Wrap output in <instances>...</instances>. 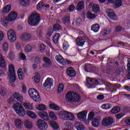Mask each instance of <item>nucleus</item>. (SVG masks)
I'll use <instances>...</instances> for the list:
<instances>
[{"instance_id": "f257e3e1", "label": "nucleus", "mask_w": 130, "mask_h": 130, "mask_svg": "<svg viewBox=\"0 0 130 130\" xmlns=\"http://www.w3.org/2000/svg\"><path fill=\"white\" fill-rule=\"evenodd\" d=\"M58 116L62 120H70L71 121L75 120L74 114L67 111H60L58 114Z\"/></svg>"}, {"instance_id": "f03ea898", "label": "nucleus", "mask_w": 130, "mask_h": 130, "mask_svg": "<svg viewBox=\"0 0 130 130\" xmlns=\"http://www.w3.org/2000/svg\"><path fill=\"white\" fill-rule=\"evenodd\" d=\"M13 109L15 112L21 117H24L26 115V111L24 107L19 103H15L13 105Z\"/></svg>"}, {"instance_id": "7ed1b4c3", "label": "nucleus", "mask_w": 130, "mask_h": 130, "mask_svg": "<svg viewBox=\"0 0 130 130\" xmlns=\"http://www.w3.org/2000/svg\"><path fill=\"white\" fill-rule=\"evenodd\" d=\"M28 23L31 26H36L40 23V16L38 13H32L28 18Z\"/></svg>"}, {"instance_id": "20e7f679", "label": "nucleus", "mask_w": 130, "mask_h": 130, "mask_svg": "<svg viewBox=\"0 0 130 130\" xmlns=\"http://www.w3.org/2000/svg\"><path fill=\"white\" fill-rule=\"evenodd\" d=\"M8 73V79L10 83H14L16 80V73L15 72V67L13 64H9Z\"/></svg>"}, {"instance_id": "39448f33", "label": "nucleus", "mask_w": 130, "mask_h": 130, "mask_svg": "<svg viewBox=\"0 0 130 130\" xmlns=\"http://www.w3.org/2000/svg\"><path fill=\"white\" fill-rule=\"evenodd\" d=\"M28 94L30 98L36 102H39L41 100L39 93L34 88H30L28 90Z\"/></svg>"}, {"instance_id": "423d86ee", "label": "nucleus", "mask_w": 130, "mask_h": 130, "mask_svg": "<svg viewBox=\"0 0 130 130\" xmlns=\"http://www.w3.org/2000/svg\"><path fill=\"white\" fill-rule=\"evenodd\" d=\"M7 37L10 42H15L17 40V34L16 31L13 29H10L7 31Z\"/></svg>"}, {"instance_id": "0eeeda50", "label": "nucleus", "mask_w": 130, "mask_h": 130, "mask_svg": "<svg viewBox=\"0 0 130 130\" xmlns=\"http://www.w3.org/2000/svg\"><path fill=\"white\" fill-rule=\"evenodd\" d=\"M37 126L40 130H46L48 128L47 123L42 119H39L37 120Z\"/></svg>"}, {"instance_id": "6e6552de", "label": "nucleus", "mask_w": 130, "mask_h": 130, "mask_svg": "<svg viewBox=\"0 0 130 130\" xmlns=\"http://www.w3.org/2000/svg\"><path fill=\"white\" fill-rule=\"evenodd\" d=\"M55 59L58 61V62H59V63H61L63 66H66V64H71L72 63V61L68 60H64L62 58V56H60V55H57L55 56Z\"/></svg>"}, {"instance_id": "1a4fd4ad", "label": "nucleus", "mask_w": 130, "mask_h": 130, "mask_svg": "<svg viewBox=\"0 0 130 130\" xmlns=\"http://www.w3.org/2000/svg\"><path fill=\"white\" fill-rule=\"evenodd\" d=\"M107 13L108 16L111 19V20H114V21H117L118 20V17L117 15H115L113 10L109 9L107 11Z\"/></svg>"}, {"instance_id": "9d476101", "label": "nucleus", "mask_w": 130, "mask_h": 130, "mask_svg": "<svg viewBox=\"0 0 130 130\" xmlns=\"http://www.w3.org/2000/svg\"><path fill=\"white\" fill-rule=\"evenodd\" d=\"M77 45L83 47L85 43L86 42V37H78L76 40Z\"/></svg>"}, {"instance_id": "9b49d317", "label": "nucleus", "mask_w": 130, "mask_h": 130, "mask_svg": "<svg viewBox=\"0 0 130 130\" xmlns=\"http://www.w3.org/2000/svg\"><path fill=\"white\" fill-rule=\"evenodd\" d=\"M114 122L113 118L111 117H106L103 119L102 123L105 126H108Z\"/></svg>"}, {"instance_id": "f8f14e48", "label": "nucleus", "mask_w": 130, "mask_h": 130, "mask_svg": "<svg viewBox=\"0 0 130 130\" xmlns=\"http://www.w3.org/2000/svg\"><path fill=\"white\" fill-rule=\"evenodd\" d=\"M88 114V111L84 110L80 112L77 114V117L80 120L84 121L87 118V114Z\"/></svg>"}, {"instance_id": "ddd939ff", "label": "nucleus", "mask_w": 130, "mask_h": 130, "mask_svg": "<svg viewBox=\"0 0 130 130\" xmlns=\"http://www.w3.org/2000/svg\"><path fill=\"white\" fill-rule=\"evenodd\" d=\"M17 17H18V13L15 11H12L8 15L7 21L9 22L14 21V20L17 19Z\"/></svg>"}, {"instance_id": "4468645a", "label": "nucleus", "mask_w": 130, "mask_h": 130, "mask_svg": "<svg viewBox=\"0 0 130 130\" xmlns=\"http://www.w3.org/2000/svg\"><path fill=\"white\" fill-rule=\"evenodd\" d=\"M75 92L70 91L68 92L66 94V100L70 102V103H73V100L74 99V96L75 95Z\"/></svg>"}, {"instance_id": "2eb2a0df", "label": "nucleus", "mask_w": 130, "mask_h": 130, "mask_svg": "<svg viewBox=\"0 0 130 130\" xmlns=\"http://www.w3.org/2000/svg\"><path fill=\"white\" fill-rule=\"evenodd\" d=\"M105 84L108 91H110V92H116V85L112 84L109 82H106Z\"/></svg>"}, {"instance_id": "dca6fc26", "label": "nucleus", "mask_w": 130, "mask_h": 130, "mask_svg": "<svg viewBox=\"0 0 130 130\" xmlns=\"http://www.w3.org/2000/svg\"><path fill=\"white\" fill-rule=\"evenodd\" d=\"M23 121L20 119H16L14 120V125L18 129H22L23 128Z\"/></svg>"}, {"instance_id": "f3484780", "label": "nucleus", "mask_w": 130, "mask_h": 130, "mask_svg": "<svg viewBox=\"0 0 130 130\" xmlns=\"http://www.w3.org/2000/svg\"><path fill=\"white\" fill-rule=\"evenodd\" d=\"M53 83V80L49 77L47 78L45 80V83L43 84L45 88H51L52 84Z\"/></svg>"}, {"instance_id": "a211bd4d", "label": "nucleus", "mask_w": 130, "mask_h": 130, "mask_svg": "<svg viewBox=\"0 0 130 130\" xmlns=\"http://www.w3.org/2000/svg\"><path fill=\"white\" fill-rule=\"evenodd\" d=\"M20 38L21 40H23V41H28V40H31L32 35L29 33H24L21 35Z\"/></svg>"}, {"instance_id": "6ab92c4d", "label": "nucleus", "mask_w": 130, "mask_h": 130, "mask_svg": "<svg viewBox=\"0 0 130 130\" xmlns=\"http://www.w3.org/2000/svg\"><path fill=\"white\" fill-rule=\"evenodd\" d=\"M100 121H101V117H96L94 118L92 121V125L94 127H98L99 124H100Z\"/></svg>"}, {"instance_id": "aec40b11", "label": "nucleus", "mask_w": 130, "mask_h": 130, "mask_svg": "<svg viewBox=\"0 0 130 130\" xmlns=\"http://www.w3.org/2000/svg\"><path fill=\"white\" fill-rule=\"evenodd\" d=\"M13 97L17 100V101H19V102H23L24 101V98L23 97V95H22L21 94L18 92H15L13 93Z\"/></svg>"}, {"instance_id": "412c9836", "label": "nucleus", "mask_w": 130, "mask_h": 130, "mask_svg": "<svg viewBox=\"0 0 130 130\" xmlns=\"http://www.w3.org/2000/svg\"><path fill=\"white\" fill-rule=\"evenodd\" d=\"M39 115L41 118L44 119V120H49V116H48V114L46 112H39Z\"/></svg>"}, {"instance_id": "4be33fe9", "label": "nucleus", "mask_w": 130, "mask_h": 130, "mask_svg": "<svg viewBox=\"0 0 130 130\" xmlns=\"http://www.w3.org/2000/svg\"><path fill=\"white\" fill-rule=\"evenodd\" d=\"M67 73L69 77H75L76 76V71L72 67L68 68L67 70Z\"/></svg>"}, {"instance_id": "5701e85b", "label": "nucleus", "mask_w": 130, "mask_h": 130, "mask_svg": "<svg viewBox=\"0 0 130 130\" xmlns=\"http://www.w3.org/2000/svg\"><path fill=\"white\" fill-rule=\"evenodd\" d=\"M24 125L27 129L33 128V122L30 120H25L24 121Z\"/></svg>"}, {"instance_id": "b1692460", "label": "nucleus", "mask_w": 130, "mask_h": 130, "mask_svg": "<svg viewBox=\"0 0 130 130\" xmlns=\"http://www.w3.org/2000/svg\"><path fill=\"white\" fill-rule=\"evenodd\" d=\"M44 61L45 63L43 64V67H45V68H49V67H50V65L51 64V60L50 59L45 57H44Z\"/></svg>"}, {"instance_id": "393cba45", "label": "nucleus", "mask_w": 130, "mask_h": 130, "mask_svg": "<svg viewBox=\"0 0 130 130\" xmlns=\"http://www.w3.org/2000/svg\"><path fill=\"white\" fill-rule=\"evenodd\" d=\"M114 5L113 6L114 9H118V8H120V7L122 6V1H121V0H116L114 1Z\"/></svg>"}, {"instance_id": "a878e982", "label": "nucleus", "mask_w": 130, "mask_h": 130, "mask_svg": "<svg viewBox=\"0 0 130 130\" xmlns=\"http://www.w3.org/2000/svg\"><path fill=\"white\" fill-rule=\"evenodd\" d=\"M81 101V97L78 93L75 92L73 99L72 100V103H77V102H80Z\"/></svg>"}, {"instance_id": "bb28decb", "label": "nucleus", "mask_w": 130, "mask_h": 130, "mask_svg": "<svg viewBox=\"0 0 130 130\" xmlns=\"http://www.w3.org/2000/svg\"><path fill=\"white\" fill-rule=\"evenodd\" d=\"M19 4L22 7H28L30 6V0H19Z\"/></svg>"}, {"instance_id": "cd10ccee", "label": "nucleus", "mask_w": 130, "mask_h": 130, "mask_svg": "<svg viewBox=\"0 0 130 130\" xmlns=\"http://www.w3.org/2000/svg\"><path fill=\"white\" fill-rule=\"evenodd\" d=\"M75 128L77 130H84L85 129V126L82 124V123H80L77 122L75 123Z\"/></svg>"}, {"instance_id": "c85d7f7f", "label": "nucleus", "mask_w": 130, "mask_h": 130, "mask_svg": "<svg viewBox=\"0 0 130 130\" xmlns=\"http://www.w3.org/2000/svg\"><path fill=\"white\" fill-rule=\"evenodd\" d=\"M23 106L25 109H29V110H33V103L28 102L24 103Z\"/></svg>"}, {"instance_id": "c756f323", "label": "nucleus", "mask_w": 130, "mask_h": 130, "mask_svg": "<svg viewBox=\"0 0 130 130\" xmlns=\"http://www.w3.org/2000/svg\"><path fill=\"white\" fill-rule=\"evenodd\" d=\"M91 29L92 31H93V32L96 33L100 29V25L97 23L94 24L91 26Z\"/></svg>"}, {"instance_id": "7c9ffc66", "label": "nucleus", "mask_w": 130, "mask_h": 130, "mask_svg": "<svg viewBox=\"0 0 130 130\" xmlns=\"http://www.w3.org/2000/svg\"><path fill=\"white\" fill-rule=\"evenodd\" d=\"M62 23L65 25H70L71 23V17L69 16L64 17L62 19Z\"/></svg>"}, {"instance_id": "2f4dec72", "label": "nucleus", "mask_w": 130, "mask_h": 130, "mask_svg": "<svg viewBox=\"0 0 130 130\" xmlns=\"http://www.w3.org/2000/svg\"><path fill=\"white\" fill-rule=\"evenodd\" d=\"M49 124L54 128V129H58L59 128V126L58 124L54 121H51L49 122Z\"/></svg>"}, {"instance_id": "473e14b6", "label": "nucleus", "mask_w": 130, "mask_h": 130, "mask_svg": "<svg viewBox=\"0 0 130 130\" xmlns=\"http://www.w3.org/2000/svg\"><path fill=\"white\" fill-rule=\"evenodd\" d=\"M36 109L41 111H44L47 109V107L45 105L40 104L36 106Z\"/></svg>"}, {"instance_id": "72a5a7b5", "label": "nucleus", "mask_w": 130, "mask_h": 130, "mask_svg": "<svg viewBox=\"0 0 130 130\" xmlns=\"http://www.w3.org/2000/svg\"><path fill=\"white\" fill-rule=\"evenodd\" d=\"M85 7V3H84V2L81 1L79 2L77 4V11H81V10H83Z\"/></svg>"}, {"instance_id": "f704fd0d", "label": "nucleus", "mask_w": 130, "mask_h": 130, "mask_svg": "<svg viewBox=\"0 0 130 130\" xmlns=\"http://www.w3.org/2000/svg\"><path fill=\"white\" fill-rule=\"evenodd\" d=\"M11 10H12V7L10 6V5H7L3 9L2 13H3V14H8V13H9Z\"/></svg>"}, {"instance_id": "c9c22d12", "label": "nucleus", "mask_w": 130, "mask_h": 130, "mask_svg": "<svg viewBox=\"0 0 130 130\" xmlns=\"http://www.w3.org/2000/svg\"><path fill=\"white\" fill-rule=\"evenodd\" d=\"M26 114L28 116L30 117L31 118L35 119L37 118V115L35 114L34 112L30 111H27Z\"/></svg>"}, {"instance_id": "e433bc0d", "label": "nucleus", "mask_w": 130, "mask_h": 130, "mask_svg": "<svg viewBox=\"0 0 130 130\" xmlns=\"http://www.w3.org/2000/svg\"><path fill=\"white\" fill-rule=\"evenodd\" d=\"M7 65H6V62H5V59L3 55L0 54V68H6Z\"/></svg>"}, {"instance_id": "4c0bfd02", "label": "nucleus", "mask_w": 130, "mask_h": 130, "mask_svg": "<svg viewBox=\"0 0 130 130\" xmlns=\"http://www.w3.org/2000/svg\"><path fill=\"white\" fill-rule=\"evenodd\" d=\"M2 49L5 52H8L9 50V43L7 42H4L2 45Z\"/></svg>"}, {"instance_id": "58836bf2", "label": "nucleus", "mask_w": 130, "mask_h": 130, "mask_svg": "<svg viewBox=\"0 0 130 130\" xmlns=\"http://www.w3.org/2000/svg\"><path fill=\"white\" fill-rule=\"evenodd\" d=\"M119 111H120V108L119 107H114L111 110V112L112 114L118 113Z\"/></svg>"}, {"instance_id": "ea45409f", "label": "nucleus", "mask_w": 130, "mask_h": 130, "mask_svg": "<svg viewBox=\"0 0 130 130\" xmlns=\"http://www.w3.org/2000/svg\"><path fill=\"white\" fill-rule=\"evenodd\" d=\"M34 80L35 83H39L40 81V74H39V73H35L34 76Z\"/></svg>"}, {"instance_id": "a19ab883", "label": "nucleus", "mask_w": 130, "mask_h": 130, "mask_svg": "<svg viewBox=\"0 0 130 130\" xmlns=\"http://www.w3.org/2000/svg\"><path fill=\"white\" fill-rule=\"evenodd\" d=\"M59 37H60V35H59L58 33H56L53 38V41L55 44H57L58 42V39H59Z\"/></svg>"}, {"instance_id": "79ce46f5", "label": "nucleus", "mask_w": 130, "mask_h": 130, "mask_svg": "<svg viewBox=\"0 0 130 130\" xmlns=\"http://www.w3.org/2000/svg\"><path fill=\"white\" fill-rule=\"evenodd\" d=\"M112 107V106L110 104H105L101 106V108L107 110V109H110Z\"/></svg>"}, {"instance_id": "37998d69", "label": "nucleus", "mask_w": 130, "mask_h": 130, "mask_svg": "<svg viewBox=\"0 0 130 130\" xmlns=\"http://www.w3.org/2000/svg\"><path fill=\"white\" fill-rule=\"evenodd\" d=\"M49 107L53 110H59V107L55 104H50Z\"/></svg>"}, {"instance_id": "c03bdc74", "label": "nucleus", "mask_w": 130, "mask_h": 130, "mask_svg": "<svg viewBox=\"0 0 130 130\" xmlns=\"http://www.w3.org/2000/svg\"><path fill=\"white\" fill-rule=\"evenodd\" d=\"M63 89H64V85H63V84L59 83L57 89L58 93H62V92L63 91Z\"/></svg>"}, {"instance_id": "a18cd8bd", "label": "nucleus", "mask_w": 130, "mask_h": 130, "mask_svg": "<svg viewBox=\"0 0 130 130\" xmlns=\"http://www.w3.org/2000/svg\"><path fill=\"white\" fill-rule=\"evenodd\" d=\"M49 115L50 118L53 120H57V116L55 115V114L53 112H50L49 113Z\"/></svg>"}, {"instance_id": "49530a36", "label": "nucleus", "mask_w": 130, "mask_h": 130, "mask_svg": "<svg viewBox=\"0 0 130 130\" xmlns=\"http://www.w3.org/2000/svg\"><path fill=\"white\" fill-rule=\"evenodd\" d=\"M100 11V8L99 7V6L98 5H93L92 7V12L94 13H99V11Z\"/></svg>"}, {"instance_id": "de8ad7c7", "label": "nucleus", "mask_w": 130, "mask_h": 130, "mask_svg": "<svg viewBox=\"0 0 130 130\" xmlns=\"http://www.w3.org/2000/svg\"><path fill=\"white\" fill-rule=\"evenodd\" d=\"M31 50H32V46H31V45H26L24 47L25 52H27V53L31 52Z\"/></svg>"}, {"instance_id": "09e8293b", "label": "nucleus", "mask_w": 130, "mask_h": 130, "mask_svg": "<svg viewBox=\"0 0 130 130\" xmlns=\"http://www.w3.org/2000/svg\"><path fill=\"white\" fill-rule=\"evenodd\" d=\"M87 18L88 19H94V18H96V15L95 14H92L91 12H87Z\"/></svg>"}, {"instance_id": "8fccbe9b", "label": "nucleus", "mask_w": 130, "mask_h": 130, "mask_svg": "<svg viewBox=\"0 0 130 130\" xmlns=\"http://www.w3.org/2000/svg\"><path fill=\"white\" fill-rule=\"evenodd\" d=\"M69 47H70V45H69V43L68 42L64 41L63 43V48L64 50H68L69 49Z\"/></svg>"}, {"instance_id": "3c124183", "label": "nucleus", "mask_w": 130, "mask_h": 130, "mask_svg": "<svg viewBox=\"0 0 130 130\" xmlns=\"http://www.w3.org/2000/svg\"><path fill=\"white\" fill-rule=\"evenodd\" d=\"M74 10H75V5H74V4H71L69 6L68 10L69 12V13H72L74 12Z\"/></svg>"}, {"instance_id": "603ef678", "label": "nucleus", "mask_w": 130, "mask_h": 130, "mask_svg": "<svg viewBox=\"0 0 130 130\" xmlns=\"http://www.w3.org/2000/svg\"><path fill=\"white\" fill-rule=\"evenodd\" d=\"M39 49L41 52H43L45 50V45L44 44H41L39 47Z\"/></svg>"}, {"instance_id": "864d4df0", "label": "nucleus", "mask_w": 130, "mask_h": 130, "mask_svg": "<svg viewBox=\"0 0 130 130\" xmlns=\"http://www.w3.org/2000/svg\"><path fill=\"white\" fill-rule=\"evenodd\" d=\"M124 115H125V114H124V113H120L118 114H116L115 115V117L117 119H120L122 118V117L123 116H124Z\"/></svg>"}, {"instance_id": "5fc2aeb1", "label": "nucleus", "mask_w": 130, "mask_h": 130, "mask_svg": "<svg viewBox=\"0 0 130 130\" xmlns=\"http://www.w3.org/2000/svg\"><path fill=\"white\" fill-rule=\"evenodd\" d=\"M19 59H21V60H25L26 59V55L23 53H20L19 55Z\"/></svg>"}, {"instance_id": "6e6d98bb", "label": "nucleus", "mask_w": 130, "mask_h": 130, "mask_svg": "<svg viewBox=\"0 0 130 130\" xmlns=\"http://www.w3.org/2000/svg\"><path fill=\"white\" fill-rule=\"evenodd\" d=\"M8 58L10 59L11 60H14V58H15V54L13 53V52H11L8 55Z\"/></svg>"}, {"instance_id": "4d7b16f0", "label": "nucleus", "mask_w": 130, "mask_h": 130, "mask_svg": "<svg viewBox=\"0 0 130 130\" xmlns=\"http://www.w3.org/2000/svg\"><path fill=\"white\" fill-rule=\"evenodd\" d=\"M43 7H44V3L41 2L38 4L37 10H40Z\"/></svg>"}, {"instance_id": "13d9d810", "label": "nucleus", "mask_w": 130, "mask_h": 130, "mask_svg": "<svg viewBox=\"0 0 130 130\" xmlns=\"http://www.w3.org/2000/svg\"><path fill=\"white\" fill-rule=\"evenodd\" d=\"M94 115H95V113L93 112H91L88 114V119L89 120H92L93 118H94Z\"/></svg>"}, {"instance_id": "bf43d9fd", "label": "nucleus", "mask_w": 130, "mask_h": 130, "mask_svg": "<svg viewBox=\"0 0 130 130\" xmlns=\"http://www.w3.org/2000/svg\"><path fill=\"white\" fill-rule=\"evenodd\" d=\"M53 29L55 31H58V30H60L61 29V26L56 24L53 26Z\"/></svg>"}, {"instance_id": "052dcab7", "label": "nucleus", "mask_w": 130, "mask_h": 130, "mask_svg": "<svg viewBox=\"0 0 130 130\" xmlns=\"http://www.w3.org/2000/svg\"><path fill=\"white\" fill-rule=\"evenodd\" d=\"M87 83L89 85H94V84H95L94 83L95 80L92 79V78H88L87 79Z\"/></svg>"}, {"instance_id": "680f3d73", "label": "nucleus", "mask_w": 130, "mask_h": 130, "mask_svg": "<svg viewBox=\"0 0 130 130\" xmlns=\"http://www.w3.org/2000/svg\"><path fill=\"white\" fill-rule=\"evenodd\" d=\"M110 32H111V31L110 30V29L106 28L104 30L103 36H106V35H108V34H110Z\"/></svg>"}, {"instance_id": "e2e57ef3", "label": "nucleus", "mask_w": 130, "mask_h": 130, "mask_svg": "<svg viewBox=\"0 0 130 130\" xmlns=\"http://www.w3.org/2000/svg\"><path fill=\"white\" fill-rule=\"evenodd\" d=\"M15 47L16 49H17V50H21V49H22L21 47V44H20L19 43H16Z\"/></svg>"}, {"instance_id": "0e129e2a", "label": "nucleus", "mask_w": 130, "mask_h": 130, "mask_svg": "<svg viewBox=\"0 0 130 130\" xmlns=\"http://www.w3.org/2000/svg\"><path fill=\"white\" fill-rule=\"evenodd\" d=\"M7 21H8V18H6L4 20H2V25H3V26H7L8 25Z\"/></svg>"}, {"instance_id": "69168bd1", "label": "nucleus", "mask_w": 130, "mask_h": 130, "mask_svg": "<svg viewBox=\"0 0 130 130\" xmlns=\"http://www.w3.org/2000/svg\"><path fill=\"white\" fill-rule=\"evenodd\" d=\"M52 33H53V29H50L49 30V31H48L47 34V36L48 37H50V36H51V35H52Z\"/></svg>"}, {"instance_id": "338daca9", "label": "nucleus", "mask_w": 130, "mask_h": 130, "mask_svg": "<svg viewBox=\"0 0 130 130\" xmlns=\"http://www.w3.org/2000/svg\"><path fill=\"white\" fill-rule=\"evenodd\" d=\"M127 61H128V63L127 64V71H128V73L130 74V58H128Z\"/></svg>"}, {"instance_id": "774afa93", "label": "nucleus", "mask_w": 130, "mask_h": 130, "mask_svg": "<svg viewBox=\"0 0 130 130\" xmlns=\"http://www.w3.org/2000/svg\"><path fill=\"white\" fill-rule=\"evenodd\" d=\"M125 123L127 125H130V117H128L125 119Z\"/></svg>"}]
</instances>
